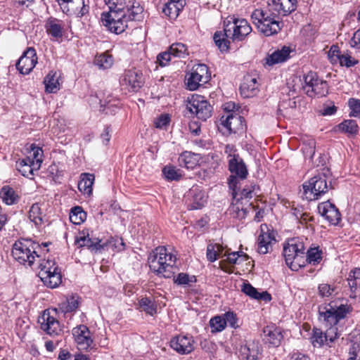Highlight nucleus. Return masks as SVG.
<instances>
[{
	"label": "nucleus",
	"instance_id": "f257e3e1",
	"mask_svg": "<svg viewBox=\"0 0 360 360\" xmlns=\"http://www.w3.org/2000/svg\"><path fill=\"white\" fill-rule=\"evenodd\" d=\"M224 30L216 32L213 39L215 44L221 51H227L229 39L233 41H242L252 32V27L245 19L231 17L224 22Z\"/></svg>",
	"mask_w": 360,
	"mask_h": 360
},
{
	"label": "nucleus",
	"instance_id": "f03ea898",
	"mask_svg": "<svg viewBox=\"0 0 360 360\" xmlns=\"http://www.w3.org/2000/svg\"><path fill=\"white\" fill-rule=\"evenodd\" d=\"M349 305L343 304L335 307L329 304L328 307L319 308L320 319L325 322L326 327L329 326L325 333L327 342H333L338 337L336 325L349 312Z\"/></svg>",
	"mask_w": 360,
	"mask_h": 360
},
{
	"label": "nucleus",
	"instance_id": "7ed1b4c3",
	"mask_svg": "<svg viewBox=\"0 0 360 360\" xmlns=\"http://www.w3.org/2000/svg\"><path fill=\"white\" fill-rule=\"evenodd\" d=\"M108 6L109 11L101 14V21L110 32L121 34L126 30L124 21L121 19L124 16V8L125 0H103Z\"/></svg>",
	"mask_w": 360,
	"mask_h": 360
},
{
	"label": "nucleus",
	"instance_id": "20e7f679",
	"mask_svg": "<svg viewBox=\"0 0 360 360\" xmlns=\"http://www.w3.org/2000/svg\"><path fill=\"white\" fill-rule=\"evenodd\" d=\"M167 250L168 249H154L148 257L150 270L164 278L170 277L172 272L167 268L172 267L176 259V255Z\"/></svg>",
	"mask_w": 360,
	"mask_h": 360
},
{
	"label": "nucleus",
	"instance_id": "39448f33",
	"mask_svg": "<svg viewBox=\"0 0 360 360\" xmlns=\"http://www.w3.org/2000/svg\"><path fill=\"white\" fill-rule=\"evenodd\" d=\"M39 260L38 276L41 281L48 287L54 288L58 287L62 281V276L60 269L53 259Z\"/></svg>",
	"mask_w": 360,
	"mask_h": 360
},
{
	"label": "nucleus",
	"instance_id": "423d86ee",
	"mask_svg": "<svg viewBox=\"0 0 360 360\" xmlns=\"http://www.w3.org/2000/svg\"><path fill=\"white\" fill-rule=\"evenodd\" d=\"M75 241L78 245L77 248H119L124 245L122 238L118 236H111L103 245H100L101 240L91 238L88 229L80 231L76 236Z\"/></svg>",
	"mask_w": 360,
	"mask_h": 360
},
{
	"label": "nucleus",
	"instance_id": "0eeeda50",
	"mask_svg": "<svg viewBox=\"0 0 360 360\" xmlns=\"http://www.w3.org/2000/svg\"><path fill=\"white\" fill-rule=\"evenodd\" d=\"M302 186V198L309 201L317 200L328 191L326 177L323 174L313 176Z\"/></svg>",
	"mask_w": 360,
	"mask_h": 360
},
{
	"label": "nucleus",
	"instance_id": "6e6552de",
	"mask_svg": "<svg viewBox=\"0 0 360 360\" xmlns=\"http://www.w3.org/2000/svg\"><path fill=\"white\" fill-rule=\"evenodd\" d=\"M304 90L309 96H325L328 94V86L326 81L319 78L314 72H309L304 77Z\"/></svg>",
	"mask_w": 360,
	"mask_h": 360
},
{
	"label": "nucleus",
	"instance_id": "1a4fd4ad",
	"mask_svg": "<svg viewBox=\"0 0 360 360\" xmlns=\"http://www.w3.org/2000/svg\"><path fill=\"white\" fill-rule=\"evenodd\" d=\"M186 109L203 121L211 117L212 111L211 105L204 96L200 95L192 96L188 101Z\"/></svg>",
	"mask_w": 360,
	"mask_h": 360
},
{
	"label": "nucleus",
	"instance_id": "9d476101",
	"mask_svg": "<svg viewBox=\"0 0 360 360\" xmlns=\"http://www.w3.org/2000/svg\"><path fill=\"white\" fill-rule=\"evenodd\" d=\"M70 28V22L54 17L48 18L44 22L46 33L53 41H59Z\"/></svg>",
	"mask_w": 360,
	"mask_h": 360
},
{
	"label": "nucleus",
	"instance_id": "9b49d317",
	"mask_svg": "<svg viewBox=\"0 0 360 360\" xmlns=\"http://www.w3.org/2000/svg\"><path fill=\"white\" fill-rule=\"evenodd\" d=\"M210 79V74L207 65L205 64L195 65L186 79L187 88L191 91L196 90L200 85L207 83Z\"/></svg>",
	"mask_w": 360,
	"mask_h": 360
},
{
	"label": "nucleus",
	"instance_id": "f8f14e48",
	"mask_svg": "<svg viewBox=\"0 0 360 360\" xmlns=\"http://www.w3.org/2000/svg\"><path fill=\"white\" fill-rule=\"evenodd\" d=\"M229 170L231 174L229 179V187L236 192L238 179H245L248 174L247 167L240 157H236L229 160Z\"/></svg>",
	"mask_w": 360,
	"mask_h": 360
},
{
	"label": "nucleus",
	"instance_id": "ddd939ff",
	"mask_svg": "<svg viewBox=\"0 0 360 360\" xmlns=\"http://www.w3.org/2000/svg\"><path fill=\"white\" fill-rule=\"evenodd\" d=\"M120 84L129 91L136 92L143 84V75L135 69L126 70L120 79Z\"/></svg>",
	"mask_w": 360,
	"mask_h": 360
},
{
	"label": "nucleus",
	"instance_id": "4468645a",
	"mask_svg": "<svg viewBox=\"0 0 360 360\" xmlns=\"http://www.w3.org/2000/svg\"><path fill=\"white\" fill-rule=\"evenodd\" d=\"M37 63L36 50L29 47L16 63L17 70L22 75L29 74Z\"/></svg>",
	"mask_w": 360,
	"mask_h": 360
},
{
	"label": "nucleus",
	"instance_id": "2eb2a0df",
	"mask_svg": "<svg viewBox=\"0 0 360 360\" xmlns=\"http://www.w3.org/2000/svg\"><path fill=\"white\" fill-rule=\"evenodd\" d=\"M38 322L41 325V328L50 335H58L62 330L59 321L48 310L44 311Z\"/></svg>",
	"mask_w": 360,
	"mask_h": 360
},
{
	"label": "nucleus",
	"instance_id": "dca6fc26",
	"mask_svg": "<svg viewBox=\"0 0 360 360\" xmlns=\"http://www.w3.org/2000/svg\"><path fill=\"white\" fill-rule=\"evenodd\" d=\"M90 334L89 328L84 325H79L73 328L72 335L79 349L86 350L91 347L93 340Z\"/></svg>",
	"mask_w": 360,
	"mask_h": 360
},
{
	"label": "nucleus",
	"instance_id": "f3484780",
	"mask_svg": "<svg viewBox=\"0 0 360 360\" xmlns=\"http://www.w3.org/2000/svg\"><path fill=\"white\" fill-rule=\"evenodd\" d=\"M190 210L201 209L207 202V196L205 191L198 187H192L186 195Z\"/></svg>",
	"mask_w": 360,
	"mask_h": 360
},
{
	"label": "nucleus",
	"instance_id": "a211bd4d",
	"mask_svg": "<svg viewBox=\"0 0 360 360\" xmlns=\"http://www.w3.org/2000/svg\"><path fill=\"white\" fill-rule=\"evenodd\" d=\"M243 117L234 112H229L222 115L220 122L221 124L227 129L229 134L237 133L244 129Z\"/></svg>",
	"mask_w": 360,
	"mask_h": 360
},
{
	"label": "nucleus",
	"instance_id": "6ab92c4d",
	"mask_svg": "<svg viewBox=\"0 0 360 360\" xmlns=\"http://www.w3.org/2000/svg\"><path fill=\"white\" fill-rule=\"evenodd\" d=\"M194 340L190 335H177L170 341L171 347L181 354H187L194 349Z\"/></svg>",
	"mask_w": 360,
	"mask_h": 360
},
{
	"label": "nucleus",
	"instance_id": "aec40b11",
	"mask_svg": "<svg viewBox=\"0 0 360 360\" xmlns=\"http://www.w3.org/2000/svg\"><path fill=\"white\" fill-rule=\"evenodd\" d=\"M318 211L331 224H338L340 221L341 214L338 209L330 201L320 203L318 205Z\"/></svg>",
	"mask_w": 360,
	"mask_h": 360
},
{
	"label": "nucleus",
	"instance_id": "412c9836",
	"mask_svg": "<svg viewBox=\"0 0 360 360\" xmlns=\"http://www.w3.org/2000/svg\"><path fill=\"white\" fill-rule=\"evenodd\" d=\"M283 27V23L278 14L276 13L271 18L262 23L257 29L266 37H270L278 34Z\"/></svg>",
	"mask_w": 360,
	"mask_h": 360
},
{
	"label": "nucleus",
	"instance_id": "4be33fe9",
	"mask_svg": "<svg viewBox=\"0 0 360 360\" xmlns=\"http://www.w3.org/2000/svg\"><path fill=\"white\" fill-rule=\"evenodd\" d=\"M240 91L244 98H251L259 92V84L256 75H247L240 86Z\"/></svg>",
	"mask_w": 360,
	"mask_h": 360
},
{
	"label": "nucleus",
	"instance_id": "5701e85b",
	"mask_svg": "<svg viewBox=\"0 0 360 360\" xmlns=\"http://www.w3.org/2000/svg\"><path fill=\"white\" fill-rule=\"evenodd\" d=\"M263 335L265 343L273 347H278L283 338L281 329L274 325L264 328Z\"/></svg>",
	"mask_w": 360,
	"mask_h": 360
},
{
	"label": "nucleus",
	"instance_id": "b1692460",
	"mask_svg": "<svg viewBox=\"0 0 360 360\" xmlns=\"http://www.w3.org/2000/svg\"><path fill=\"white\" fill-rule=\"evenodd\" d=\"M11 254L13 257L18 261L20 264L32 266L36 258L39 259V256L34 250L30 251V249H11Z\"/></svg>",
	"mask_w": 360,
	"mask_h": 360
},
{
	"label": "nucleus",
	"instance_id": "393cba45",
	"mask_svg": "<svg viewBox=\"0 0 360 360\" xmlns=\"http://www.w3.org/2000/svg\"><path fill=\"white\" fill-rule=\"evenodd\" d=\"M276 232L266 224L260 226V233L258 236L259 248H266L268 245H274L276 242Z\"/></svg>",
	"mask_w": 360,
	"mask_h": 360
},
{
	"label": "nucleus",
	"instance_id": "a878e982",
	"mask_svg": "<svg viewBox=\"0 0 360 360\" xmlns=\"http://www.w3.org/2000/svg\"><path fill=\"white\" fill-rule=\"evenodd\" d=\"M240 354L245 360H257L260 354V347L257 342L249 341L245 345H241Z\"/></svg>",
	"mask_w": 360,
	"mask_h": 360
},
{
	"label": "nucleus",
	"instance_id": "bb28decb",
	"mask_svg": "<svg viewBox=\"0 0 360 360\" xmlns=\"http://www.w3.org/2000/svg\"><path fill=\"white\" fill-rule=\"evenodd\" d=\"M60 5L64 3L68 4V11L72 10L78 17H83L89 13V7L86 5L84 0H57Z\"/></svg>",
	"mask_w": 360,
	"mask_h": 360
},
{
	"label": "nucleus",
	"instance_id": "cd10ccee",
	"mask_svg": "<svg viewBox=\"0 0 360 360\" xmlns=\"http://www.w3.org/2000/svg\"><path fill=\"white\" fill-rule=\"evenodd\" d=\"M143 7L140 6L139 4L137 5L133 4L131 7L129 8L125 6L124 8V16L121 19L122 21H124L126 29L128 27V22L133 20H140L142 18Z\"/></svg>",
	"mask_w": 360,
	"mask_h": 360
},
{
	"label": "nucleus",
	"instance_id": "c85d7f7f",
	"mask_svg": "<svg viewBox=\"0 0 360 360\" xmlns=\"http://www.w3.org/2000/svg\"><path fill=\"white\" fill-rule=\"evenodd\" d=\"M276 13L271 8H257L251 14L252 23L258 27L262 23L266 22V20L271 18Z\"/></svg>",
	"mask_w": 360,
	"mask_h": 360
},
{
	"label": "nucleus",
	"instance_id": "c756f323",
	"mask_svg": "<svg viewBox=\"0 0 360 360\" xmlns=\"http://www.w3.org/2000/svg\"><path fill=\"white\" fill-rule=\"evenodd\" d=\"M178 161L181 167L193 169L198 165L199 156L195 153L185 151L180 155Z\"/></svg>",
	"mask_w": 360,
	"mask_h": 360
},
{
	"label": "nucleus",
	"instance_id": "7c9ffc66",
	"mask_svg": "<svg viewBox=\"0 0 360 360\" xmlns=\"http://www.w3.org/2000/svg\"><path fill=\"white\" fill-rule=\"evenodd\" d=\"M297 89H299V86L296 87L295 85L288 82L286 86L283 89V93L286 94L289 97L288 101H283L279 106L283 108L288 106L290 108H296L295 98L297 96Z\"/></svg>",
	"mask_w": 360,
	"mask_h": 360
},
{
	"label": "nucleus",
	"instance_id": "2f4dec72",
	"mask_svg": "<svg viewBox=\"0 0 360 360\" xmlns=\"http://www.w3.org/2000/svg\"><path fill=\"white\" fill-rule=\"evenodd\" d=\"M347 281L352 292L351 297L360 295V268H356L350 271Z\"/></svg>",
	"mask_w": 360,
	"mask_h": 360
},
{
	"label": "nucleus",
	"instance_id": "473e14b6",
	"mask_svg": "<svg viewBox=\"0 0 360 360\" xmlns=\"http://www.w3.org/2000/svg\"><path fill=\"white\" fill-rule=\"evenodd\" d=\"M273 3L278 15H286L295 10L297 0H274Z\"/></svg>",
	"mask_w": 360,
	"mask_h": 360
},
{
	"label": "nucleus",
	"instance_id": "72a5a7b5",
	"mask_svg": "<svg viewBox=\"0 0 360 360\" xmlns=\"http://www.w3.org/2000/svg\"><path fill=\"white\" fill-rule=\"evenodd\" d=\"M95 176L93 174L82 173L78 182V189L84 194L90 195L92 193V185Z\"/></svg>",
	"mask_w": 360,
	"mask_h": 360
},
{
	"label": "nucleus",
	"instance_id": "f704fd0d",
	"mask_svg": "<svg viewBox=\"0 0 360 360\" xmlns=\"http://www.w3.org/2000/svg\"><path fill=\"white\" fill-rule=\"evenodd\" d=\"M290 49L288 47L283 46L281 49L274 51L266 58V63L273 65L276 63L285 61L290 56Z\"/></svg>",
	"mask_w": 360,
	"mask_h": 360
},
{
	"label": "nucleus",
	"instance_id": "c9c22d12",
	"mask_svg": "<svg viewBox=\"0 0 360 360\" xmlns=\"http://www.w3.org/2000/svg\"><path fill=\"white\" fill-rule=\"evenodd\" d=\"M241 290L245 295L255 300L270 301L271 299L270 294H269L267 292H259L255 288H254L248 283H245L243 284Z\"/></svg>",
	"mask_w": 360,
	"mask_h": 360
},
{
	"label": "nucleus",
	"instance_id": "e433bc0d",
	"mask_svg": "<svg viewBox=\"0 0 360 360\" xmlns=\"http://www.w3.org/2000/svg\"><path fill=\"white\" fill-rule=\"evenodd\" d=\"M32 160L30 157L20 160L17 162L16 167L18 170L27 178H32L34 175V170L37 169L35 165H32Z\"/></svg>",
	"mask_w": 360,
	"mask_h": 360
},
{
	"label": "nucleus",
	"instance_id": "4c0bfd02",
	"mask_svg": "<svg viewBox=\"0 0 360 360\" xmlns=\"http://www.w3.org/2000/svg\"><path fill=\"white\" fill-rule=\"evenodd\" d=\"M305 249H283V255L285 257L286 264L293 271H297L302 266V264L296 262L293 259V256L296 252L304 254Z\"/></svg>",
	"mask_w": 360,
	"mask_h": 360
},
{
	"label": "nucleus",
	"instance_id": "58836bf2",
	"mask_svg": "<svg viewBox=\"0 0 360 360\" xmlns=\"http://www.w3.org/2000/svg\"><path fill=\"white\" fill-rule=\"evenodd\" d=\"M138 309L141 311H144L150 316H153L157 313V304L154 300L146 297H141L139 300Z\"/></svg>",
	"mask_w": 360,
	"mask_h": 360
},
{
	"label": "nucleus",
	"instance_id": "ea45409f",
	"mask_svg": "<svg viewBox=\"0 0 360 360\" xmlns=\"http://www.w3.org/2000/svg\"><path fill=\"white\" fill-rule=\"evenodd\" d=\"M59 76L56 72H50L45 77L44 83L45 84L46 91L48 93H56L60 89V83L58 82Z\"/></svg>",
	"mask_w": 360,
	"mask_h": 360
},
{
	"label": "nucleus",
	"instance_id": "a19ab883",
	"mask_svg": "<svg viewBox=\"0 0 360 360\" xmlns=\"http://www.w3.org/2000/svg\"><path fill=\"white\" fill-rule=\"evenodd\" d=\"M174 3L167 1L162 8V13L170 18H176L184 7L181 1H174Z\"/></svg>",
	"mask_w": 360,
	"mask_h": 360
},
{
	"label": "nucleus",
	"instance_id": "79ce46f5",
	"mask_svg": "<svg viewBox=\"0 0 360 360\" xmlns=\"http://www.w3.org/2000/svg\"><path fill=\"white\" fill-rule=\"evenodd\" d=\"M0 197L3 202L8 205L15 204L18 202L19 197L15 191L8 186H3L0 191Z\"/></svg>",
	"mask_w": 360,
	"mask_h": 360
},
{
	"label": "nucleus",
	"instance_id": "37998d69",
	"mask_svg": "<svg viewBox=\"0 0 360 360\" xmlns=\"http://www.w3.org/2000/svg\"><path fill=\"white\" fill-rule=\"evenodd\" d=\"M80 298L77 295H70L60 304V309L65 313L72 312L78 308Z\"/></svg>",
	"mask_w": 360,
	"mask_h": 360
},
{
	"label": "nucleus",
	"instance_id": "c03bdc74",
	"mask_svg": "<svg viewBox=\"0 0 360 360\" xmlns=\"http://www.w3.org/2000/svg\"><path fill=\"white\" fill-rule=\"evenodd\" d=\"M174 283L177 285L183 287L191 286L193 283L197 281L196 277L193 275H189L186 273H179L174 277Z\"/></svg>",
	"mask_w": 360,
	"mask_h": 360
},
{
	"label": "nucleus",
	"instance_id": "a18cd8bd",
	"mask_svg": "<svg viewBox=\"0 0 360 360\" xmlns=\"http://www.w3.org/2000/svg\"><path fill=\"white\" fill-rule=\"evenodd\" d=\"M86 218V214L81 207L76 206L71 209L70 220L72 223L80 224L85 221Z\"/></svg>",
	"mask_w": 360,
	"mask_h": 360
},
{
	"label": "nucleus",
	"instance_id": "49530a36",
	"mask_svg": "<svg viewBox=\"0 0 360 360\" xmlns=\"http://www.w3.org/2000/svg\"><path fill=\"white\" fill-rule=\"evenodd\" d=\"M169 50L173 58H185L188 55L187 46L183 43L172 44L169 46Z\"/></svg>",
	"mask_w": 360,
	"mask_h": 360
},
{
	"label": "nucleus",
	"instance_id": "de8ad7c7",
	"mask_svg": "<svg viewBox=\"0 0 360 360\" xmlns=\"http://www.w3.org/2000/svg\"><path fill=\"white\" fill-rule=\"evenodd\" d=\"M95 64L101 69H108L113 64V58L108 53L97 56L94 60Z\"/></svg>",
	"mask_w": 360,
	"mask_h": 360
},
{
	"label": "nucleus",
	"instance_id": "09e8293b",
	"mask_svg": "<svg viewBox=\"0 0 360 360\" xmlns=\"http://www.w3.org/2000/svg\"><path fill=\"white\" fill-rule=\"evenodd\" d=\"M338 128L340 131L350 135L356 134L359 129L356 122L353 120H345L339 124Z\"/></svg>",
	"mask_w": 360,
	"mask_h": 360
},
{
	"label": "nucleus",
	"instance_id": "8fccbe9b",
	"mask_svg": "<svg viewBox=\"0 0 360 360\" xmlns=\"http://www.w3.org/2000/svg\"><path fill=\"white\" fill-rule=\"evenodd\" d=\"M31 160H32V165H35L37 169L40 167L41 163L42 162L43 150L41 148L32 144L31 146L30 151Z\"/></svg>",
	"mask_w": 360,
	"mask_h": 360
},
{
	"label": "nucleus",
	"instance_id": "3c124183",
	"mask_svg": "<svg viewBox=\"0 0 360 360\" xmlns=\"http://www.w3.org/2000/svg\"><path fill=\"white\" fill-rule=\"evenodd\" d=\"M210 326L212 333L221 332L226 328V320L224 319L222 315L216 316L210 319Z\"/></svg>",
	"mask_w": 360,
	"mask_h": 360
},
{
	"label": "nucleus",
	"instance_id": "603ef678",
	"mask_svg": "<svg viewBox=\"0 0 360 360\" xmlns=\"http://www.w3.org/2000/svg\"><path fill=\"white\" fill-rule=\"evenodd\" d=\"M224 257H226V259L224 261H227L229 264H236L242 261H244L246 258V255L243 254V252H233L230 253L225 252L223 255Z\"/></svg>",
	"mask_w": 360,
	"mask_h": 360
},
{
	"label": "nucleus",
	"instance_id": "864d4df0",
	"mask_svg": "<svg viewBox=\"0 0 360 360\" xmlns=\"http://www.w3.org/2000/svg\"><path fill=\"white\" fill-rule=\"evenodd\" d=\"M29 219L35 225H39L42 221L41 208L39 204H34L29 212Z\"/></svg>",
	"mask_w": 360,
	"mask_h": 360
},
{
	"label": "nucleus",
	"instance_id": "5fc2aeb1",
	"mask_svg": "<svg viewBox=\"0 0 360 360\" xmlns=\"http://www.w3.org/2000/svg\"><path fill=\"white\" fill-rule=\"evenodd\" d=\"M311 343L314 347H321L325 342H327L325 333H323L320 329L314 328L313 334L311 338Z\"/></svg>",
	"mask_w": 360,
	"mask_h": 360
},
{
	"label": "nucleus",
	"instance_id": "6e6d98bb",
	"mask_svg": "<svg viewBox=\"0 0 360 360\" xmlns=\"http://www.w3.org/2000/svg\"><path fill=\"white\" fill-rule=\"evenodd\" d=\"M162 173L166 179L171 181L179 180L181 176V173H179V170L172 166L165 167L162 169Z\"/></svg>",
	"mask_w": 360,
	"mask_h": 360
},
{
	"label": "nucleus",
	"instance_id": "4d7b16f0",
	"mask_svg": "<svg viewBox=\"0 0 360 360\" xmlns=\"http://www.w3.org/2000/svg\"><path fill=\"white\" fill-rule=\"evenodd\" d=\"M307 239L304 237H293L287 240L284 243L283 248H304L306 245L304 241Z\"/></svg>",
	"mask_w": 360,
	"mask_h": 360
},
{
	"label": "nucleus",
	"instance_id": "13d9d810",
	"mask_svg": "<svg viewBox=\"0 0 360 360\" xmlns=\"http://www.w3.org/2000/svg\"><path fill=\"white\" fill-rule=\"evenodd\" d=\"M338 63L341 66L350 68L357 64L358 60L353 58L349 53L344 52L341 54Z\"/></svg>",
	"mask_w": 360,
	"mask_h": 360
},
{
	"label": "nucleus",
	"instance_id": "bf43d9fd",
	"mask_svg": "<svg viewBox=\"0 0 360 360\" xmlns=\"http://www.w3.org/2000/svg\"><path fill=\"white\" fill-rule=\"evenodd\" d=\"M170 117L168 114H162L154 120V125L160 129H167L170 122Z\"/></svg>",
	"mask_w": 360,
	"mask_h": 360
},
{
	"label": "nucleus",
	"instance_id": "052dcab7",
	"mask_svg": "<svg viewBox=\"0 0 360 360\" xmlns=\"http://www.w3.org/2000/svg\"><path fill=\"white\" fill-rule=\"evenodd\" d=\"M348 104L351 110L349 115L351 117H360V100L350 98L348 101Z\"/></svg>",
	"mask_w": 360,
	"mask_h": 360
},
{
	"label": "nucleus",
	"instance_id": "680f3d73",
	"mask_svg": "<svg viewBox=\"0 0 360 360\" xmlns=\"http://www.w3.org/2000/svg\"><path fill=\"white\" fill-rule=\"evenodd\" d=\"M307 254V261L309 263L316 264L321 259L322 251L319 249H308Z\"/></svg>",
	"mask_w": 360,
	"mask_h": 360
},
{
	"label": "nucleus",
	"instance_id": "e2e57ef3",
	"mask_svg": "<svg viewBox=\"0 0 360 360\" xmlns=\"http://www.w3.org/2000/svg\"><path fill=\"white\" fill-rule=\"evenodd\" d=\"M222 316L224 319L226 320V326L228 324L233 328H237L238 327V320L236 313L233 311H227Z\"/></svg>",
	"mask_w": 360,
	"mask_h": 360
},
{
	"label": "nucleus",
	"instance_id": "0e129e2a",
	"mask_svg": "<svg viewBox=\"0 0 360 360\" xmlns=\"http://www.w3.org/2000/svg\"><path fill=\"white\" fill-rule=\"evenodd\" d=\"M302 151L306 158H312L315 153V141L310 140L307 144H304Z\"/></svg>",
	"mask_w": 360,
	"mask_h": 360
},
{
	"label": "nucleus",
	"instance_id": "69168bd1",
	"mask_svg": "<svg viewBox=\"0 0 360 360\" xmlns=\"http://www.w3.org/2000/svg\"><path fill=\"white\" fill-rule=\"evenodd\" d=\"M335 290V287L327 283H322L319 285V293L322 297L332 296Z\"/></svg>",
	"mask_w": 360,
	"mask_h": 360
},
{
	"label": "nucleus",
	"instance_id": "338daca9",
	"mask_svg": "<svg viewBox=\"0 0 360 360\" xmlns=\"http://www.w3.org/2000/svg\"><path fill=\"white\" fill-rule=\"evenodd\" d=\"M341 54L338 46L333 45L328 52V57L332 63H338Z\"/></svg>",
	"mask_w": 360,
	"mask_h": 360
},
{
	"label": "nucleus",
	"instance_id": "774afa93",
	"mask_svg": "<svg viewBox=\"0 0 360 360\" xmlns=\"http://www.w3.org/2000/svg\"><path fill=\"white\" fill-rule=\"evenodd\" d=\"M172 53L168 49V51L160 53L157 56V62L159 63V65L162 67L166 66L172 58Z\"/></svg>",
	"mask_w": 360,
	"mask_h": 360
}]
</instances>
